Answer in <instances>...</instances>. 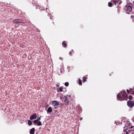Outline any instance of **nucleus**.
<instances>
[{
    "instance_id": "1",
    "label": "nucleus",
    "mask_w": 134,
    "mask_h": 134,
    "mask_svg": "<svg viewBox=\"0 0 134 134\" xmlns=\"http://www.w3.org/2000/svg\"><path fill=\"white\" fill-rule=\"evenodd\" d=\"M117 98L119 100L122 101L124 100H127L128 99L127 94L125 90L121 91L118 94Z\"/></svg>"
},
{
    "instance_id": "2",
    "label": "nucleus",
    "mask_w": 134,
    "mask_h": 134,
    "mask_svg": "<svg viewBox=\"0 0 134 134\" xmlns=\"http://www.w3.org/2000/svg\"><path fill=\"white\" fill-rule=\"evenodd\" d=\"M71 97V96L70 95L67 94L66 96H65L63 98V100L64 101V102L65 103V104H67L69 102V100L70 99Z\"/></svg>"
},
{
    "instance_id": "3",
    "label": "nucleus",
    "mask_w": 134,
    "mask_h": 134,
    "mask_svg": "<svg viewBox=\"0 0 134 134\" xmlns=\"http://www.w3.org/2000/svg\"><path fill=\"white\" fill-rule=\"evenodd\" d=\"M127 4L125 7L124 9L126 11L130 12L132 9V4L130 3L129 5V4Z\"/></svg>"
},
{
    "instance_id": "4",
    "label": "nucleus",
    "mask_w": 134,
    "mask_h": 134,
    "mask_svg": "<svg viewBox=\"0 0 134 134\" xmlns=\"http://www.w3.org/2000/svg\"><path fill=\"white\" fill-rule=\"evenodd\" d=\"M124 134H133L134 133L132 130H130V128L124 129Z\"/></svg>"
},
{
    "instance_id": "5",
    "label": "nucleus",
    "mask_w": 134,
    "mask_h": 134,
    "mask_svg": "<svg viewBox=\"0 0 134 134\" xmlns=\"http://www.w3.org/2000/svg\"><path fill=\"white\" fill-rule=\"evenodd\" d=\"M13 22L14 24L22 23L23 24L25 23V22H23V20L21 19H15L13 21Z\"/></svg>"
},
{
    "instance_id": "6",
    "label": "nucleus",
    "mask_w": 134,
    "mask_h": 134,
    "mask_svg": "<svg viewBox=\"0 0 134 134\" xmlns=\"http://www.w3.org/2000/svg\"><path fill=\"white\" fill-rule=\"evenodd\" d=\"M127 105L130 108H132L134 106V101L129 100L127 102Z\"/></svg>"
},
{
    "instance_id": "7",
    "label": "nucleus",
    "mask_w": 134,
    "mask_h": 134,
    "mask_svg": "<svg viewBox=\"0 0 134 134\" xmlns=\"http://www.w3.org/2000/svg\"><path fill=\"white\" fill-rule=\"evenodd\" d=\"M52 104L54 106H58L59 105V102L57 100H53L52 101Z\"/></svg>"
},
{
    "instance_id": "8",
    "label": "nucleus",
    "mask_w": 134,
    "mask_h": 134,
    "mask_svg": "<svg viewBox=\"0 0 134 134\" xmlns=\"http://www.w3.org/2000/svg\"><path fill=\"white\" fill-rule=\"evenodd\" d=\"M37 118V115L36 113H34L30 117V119L32 120L33 119H35Z\"/></svg>"
},
{
    "instance_id": "9",
    "label": "nucleus",
    "mask_w": 134,
    "mask_h": 134,
    "mask_svg": "<svg viewBox=\"0 0 134 134\" xmlns=\"http://www.w3.org/2000/svg\"><path fill=\"white\" fill-rule=\"evenodd\" d=\"M35 130L34 128L31 129L30 131V134H34Z\"/></svg>"
},
{
    "instance_id": "10",
    "label": "nucleus",
    "mask_w": 134,
    "mask_h": 134,
    "mask_svg": "<svg viewBox=\"0 0 134 134\" xmlns=\"http://www.w3.org/2000/svg\"><path fill=\"white\" fill-rule=\"evenodd\" d=\"M52 111V109L51 107L48 108L47 110V112L48 113H51Z\"/></svg>"
},
{
    "instance_id": "11",
    "label": "nucleus",
    "mask_w": 134,
    "mask_h": 134,
    "mask_svg": "<svg viewBox=\"0 0 134 134\" xmlns=\"http://www.w3.org/2000/svg\"><path fill=\"white\" fill-rule=\"evenodd\" d=\"M62 44L63 46L65 48L67 46L66 42V41H64L63 42Z\"/></svg>"
},
{
    "instance_id": "12",
    "label": "nucleus",
    "mask_w": 134,
    "mask_h": 134,
    "mask_svg": "<svg viewBox=\"0 0 134 134\" xmlns=\"http://www.w3.org/2000/svg\"><path fill=\"white\" fill-rule=\"evenodd\" d=\"M87 75H85L83 77V82H85L86 81V80L87 78Z\"/></svg>"
},
{
    "instance_id": "13",
    "label": "nucleus",
    "mask_w": 134,
    "mask_h": 134,
    "mask_svg": "<svg viewBox=\"0 0 134 134\" xmlns=\"http://www.w3.org/2000/svg\"><path fill=\"white\" fill-rule=\"evenodd\" d=\"M27 121L28 124L29 125H31L32 124V122L30 120H28Z\"/></svg>"
},
{
    "instance_id": "14",
    "label": "nucleus",
    "mask_w": 134,
    "mask_h": 134,
    "mask_svg": "<svg viewBox=\"0 0 134 134\" xmlns=\"http://www.w3.org/2000/svg\"><path fill=\"white\" fill-rule=\"evenodd\" d=\"M79 85H82V81L80 79H79Z\"/></svg>"
},
{
    "instance_id": "15",
    "label": "nucleus",
    "mask_w": 134,
    "mask_h": 134,
    "mask_svg": "<svg viewBox=\"0 0 134 134\" xmlns=\"http://www.w3.org/2000/svg\"><path fill=\"white\" fill-rule=\"evenodd\" d=\"M74 53V51L73 50H72L69 52V54L70 55H71L72 54Z\"/></svg>"
},
{
    "instance_id": "16",
    "label": "nucleus",
    "mask_w": 134,
    "mask_h": 134,
    "mask_svg": "<svg viewBox=\"0 0 134 134\" xmlns=\"http://www.w3.org/2000/svg\"><path fill=\"white\" fill-rule=\"evenodd\" d=\"M108 5L109 7H111L112 6V3L109 2L108 3Z\"/></svg>"
},
{
    "instance_id": "17",
    "label": "nucleus",
    "mask_w": 134,
    "mask_h": 134,
    "mask_svg": "<svg viewBox=\"0 0 134 134\" xmlns=\"http://www.w3.org/2000/svg\"><path fill=\"white\" fill-rule=\"evenodd\" d=\"M37 125L38 126H40L42 125L41 122L40 121H38Z\"/></svg>"
},
{
    "instance_id": "18",
    "label": "nucleus",
    "mask_w": 134,
    "mask_h": 134,
    "mask_svg": "<svg viewBox=\"0 0 134 134\" xmlns=\"http://www.w3.org/2000/svg\"><path fill=\"white\" fill-rule=\"evenodd\" d=\"M120 0H113V2H116L118 3Z\"/></svg>"
},
{
    "instance_id": "19",
    "label": "nucleus",
    "mask_w": 134,
    "mask_h": 134,
    "mask_svg": "<svg viewBox=\"0 0 134 134\" xmlns=\"http://www.w3.org/2000/svg\"><path fill=\"white\" fill-rule=\"evenodd\" d=\"M38 122V121L36 120L34 121L33 123L34 124H36L37 123V124Z\"/></svg>"
},
{
    "instance_id": "20",
    "label": "nucleus",
    "mask_w": 134,
    "mask_h": 134,
    "mask_svg": "<svg viewBox=\"0 0 134 134\" xmlns=\"http://www.w3.org/2000/svg\"><path fill=\"white\" fill-rule=\"evenodd\" d=\"M69 83L68 82H66L65 83V85L66 86H68Z\"/></svg>"
},
{
    "instance_id": "21",
    "label": "nucleus",
    "mask_w": 134,
    "mask_h": 134,
    "mask_svg": "<svg viewBox=\"0 0 134 134\" xmlns=\"http://www.w3.org/2000/svg\"><path fill=\"white\" fill-rule=\"evenodd\" d=\"M41 116H40V117L39 118H38L37 119H36V120L38 121H40V120H41Z\"/></svg>"
},
{
    "instance_id": "22",
    "label": "nucleus",
    "mask_w": 134,
    "mask_h": 134,
    "mask_svg": "<svg viewBox=\"0 0 134 134\" xmlns=\"http://www.w3.org/2000/svg\"><path fill=\"white\" fill-rule=\"evenodd\" d=\"M59 90L60 92L63 91V88L62 87H60L59 88Z\"/></svg>"
},
{
    "instance_id": "23",
    "label": "nucleus",
    "mask_w": 134,
    "mask_h": 134,
    "mask_svg": "<svg viewBox=\"0 0 134 134\" xmlns=\"http://www.w3.org/2000/svg\"><path fill=\"white\" fill-rule=\"evenodd\" d=\"M133 97L132 96H130L129 98V99H130V100H131V99H132V98Z\"/></svg>"
},
{
    "instance_id": "24",
    "label": "nucleus",
    "mask_w": 134,
    "mask_h": 134,
    "mask_svg": "<svg viewBox=\"0 0 134 134\" xmlns=\"http://www.w3.org/2000/svg\"><path fill=\"white\" fill-rule=\"evenodd\" d=\"M122 3V2L121 0H120L118 3L120 5Z\"/></svg>"
},
{
    "instance_id": "25",
    "label": "nucleus",
    "mask_w": 134,
    "mask_h": 134,
    "mask_svg": "<svg viewBox=\"0 0 134 134\" xmlns=\"http://www.w3.org/2000/svg\"><path fill=\"white\" fill-rule=\"evenodd\" d=\"M133 127V126H132L131 127H130L129 128H130V130L131 129H132Z\"/></svg>"
},
{
    "instance_id": "26",
    "label": "nucleus",
    "mask_w": 134,
    "mask_h": 134,
    "mask_svg": "<svg viewBox=\"0 0 134 134\" xmlns=\"http://www.w3.org/2000/svg\"><path fill=\"white\" fill-rule=\"evenodd\" d=\"M114 3L115 5H116V2H113Z\"/></svg>"
},
{
    "instance_id": "27",
    "label": "nucleus",
    "mask_w": 134,
    "mask_h": 134,
    "mask_svg": "<svg viewBox=\"0 0 134 134\" xmlns=\"http://www.w3.org/2000/svg\"><path fill=\"white\" fill-rule=\"evenodd\" d=\"M48 105L47 106V107H46V108H47V107H48Z\"/></svg>"
},
{
    "instance_id": "28",
    "label": "nucleus",
    "mask_w": 134,
    "mask_h": 134,
    "mask_svg": "<svg viewBox=\"0 0 134 134\" xmlns=\"http://www.w3.org/2000/svg\"><path fill=\"white\" fill-rule=\"evenodd\" d=\"M80 119L81 120L82 119V118H80Z\"/></svg>"
},
{
    "instance_id": "29",
    "label": "nucleus",
    "mask_w": 134,
    "mask_h": 134,
    "mask_svg": "<svg viewBox=\"0 0 134 134\" xmlns=\"http://www.w3.org/2000/svg\"><path fill=\"white\" fill-rule=\"evenodd\" d=\"M40 13H42V12L41 10V11H40Z\"/></svg>"
},
{
    "instance_id": "30",
    "label": "nucleus",
    "mask_w": 134,
    "mask_h": 134,
    "mask_svg": "<svg viewBox=\"0 0 134 134\" xmlns=\"http://www.w3.org/2000/svg\"><path fill=\"white\" fill-rule=\"evenodd\" d=\"M53 23L54 25V22H53Z\"/></svg>"
},
{
    "instance_id": "31",
    "label": "nucleus",
    "mask_w": 134,
    "mask_h": 134,
    "mask_svg": "<svg viewBox=\"0 0 134 134\" xmlns=\"http://www.w3.org/2000/svg\"><path fill=\"white\" fill-rule=\"evenodd\" d=\"M125 126H124V128H125Z\"/></svg>"
},
{
    "instance_id": "32",
    "label": "nucleus",
    "mask_w": 134,
    "mask_h": 134,
    "mask_svg": "<svg viewBox=\"0 0 134 134\" xmlns=\"http://www.w3.org/2000/svg\"><path fill=\"white\" fill-rule=\"evenodd\" d=\"M24 25H25V24Z\"/></svg>"
},
{
    "instance_id": "33",
    "label": "nucleus",
    "mask_w": 134,
    "mask_h": 134,
    "mask_svg": "<svg viewBox=\"0 0 134 134\" xmlns=\"http://www.w3.org/2000/svg\"><path fill=\"white\" fill-rule=\"evenodd\" d=\"M57 87H58V85H57Z\"/></svg>"
},
{
    "instance_id": "34",
    "label": "nucleus",
    "mask_w": 134,
    "mask_h": 134,
    "mask_svg": "<svg viewBox=\"0 0 134 134\" xmlns=\"http://www.w3.org/2000/svg\"><path fill=\"white\" fill-rule=\"evenodd\" d=\"M57 87H58V85H57Z\"/></svg>"
},
{
    "instance_id": "35",
    "label": "nucleus",
    "mask_w": 134,
    "mask_h": 134,
    "mask_svg": "<svg viewBox=\"0 0 134 134\" xmlns=\"http://www.w3.org/2000/svg\"><path fill=\"white\" fill-rule=\"evenodd\" d=\"M133 3H134V1H133Z\"/></svg>"
}]
</instances>
